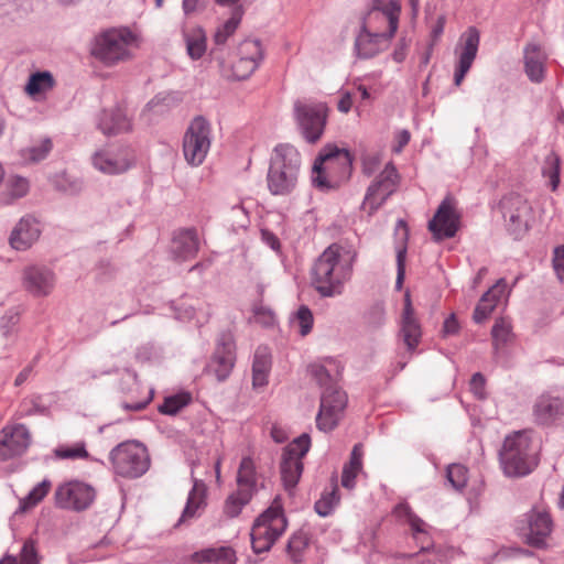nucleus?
<instances>
[{
  "label": "nucleus",
  "instance_id": "25",
  "mask_svg": "<svg viewBox=\"0 0 564 564\" xmlns=\"http://www.w3.org/2000/svg\"><path fill=\"white\" fill-rule=\"evenodd\" d=\"M392 37L382 32L369 31L359 26L354 45L356 55L362 59L372 58L388 47Z\"/></svg>",
  "mask_w": 564,
  "mask_h": 564
},
{
  "label": "nucleus",
  "instance_id": "40",
  "mask_svg": "<svg viewBox=\"0 0 564 564\" xmlns=\"http://www.w3.org/2000/svg\"><path fill=\"white\" fill-rule=\"evenodd\" d=\"M310 538L308 533L304 529H300L292 534L290 538L286 551L293 562L300 563L304 550L308 546Z\"/></svg>",
  "mask_w": 564,
  "mask_h": 564
},
{
  "label": "nucleus",
  "instance_id": "15",
  "mask_svg": "<svg viewBox=\"0 0 564 564\" xmlns=\"http://www.w3.org/2000/svg\"><path fill=\"white\" fill-rule=\"evenodd\" d=\"M337 164L343 165L346 170L350 167V154L346 150L338 148H325L316 158L313 172L312 182L315 187L321 191H328L336 186V182L327 177L326 172L334 169Z\"/></svg>",
  "mask_w": 564,
  "mask_h": 564
},
{
  "label": "nucleus",
  "instance_id": "2",
  "mask_svg": "<svg viewBox=\"0 0 564 564\" xmlns=\"http://www.w3.org/2000/svg\"><path fill=\"white\" fill-rule=\"evenodd\" d=\"M311 372L323 389L316 426L323 432H329L338 425L347 404L346 393L336 383L340 375L339 365L329 358L325 364H313Z\"/></svg>",
  "mask_w": 564,
  "mask_h": 564
},
{
  "label": "nucleus",
  "instance_id": "10",
  "mask_svg": "<svg viewBox=\"0 0 564 564\" xmlns=\"http://www.w3.org/2000/svg\"><path fill=\"white\" fill-rule=\"evenodd\" d=\"M400 174L392 162L376 176L366 191L361 208L373 215L397 192L400 184Z\"/></svg>",
  "mask_w": 564,
  "mask_h": 564
},
{
  "label": "nucleus",
  "instance_id": "12",
  "mask_svg": "<svg viewBox=\"0 0 564 564\" xmlns=\"http://www.w3.org/2000/svg\"><path fill=\"white\" fill-rule=\"evenodd\" d=\"M500 207L506 227L516 239L529 230L533 216L525 198L518 194L507 195L501 199Z\"/></svg>",
  "mask_w": 564,
  "mask_h": 564
},
{
  "label": "nucleus",
  "instance_id": "34",
  "mask_svg": "<svg viewBox=\"0 0 564 564\" xmlns=\"http://www.w3.org/2000/svg\"><path fill=\"white\" fill-rule=\"evenodd\" d=\"M221 75L228 79L243 80L247 79L259 66L256 62L247 61L243 57L232 62H226L224 58L217 57Z\"/></svg>",
  "mask_w": 564,
  "mask_h": 564
},
{
  "label": "nucleus",
  "instance_id": "3",
  "mask_svg": "<svg viewBox=\"0 0 564 564\" xmlns=\"http://www.w3.org/2000/svg\"><path fill=\"white\" fill-rule=\"evenodd\" d=\"M301 170V155L289 143L274 148L267 175L268 188L272 195H290L296 187Z\"/></svg>",
  "mask_w": 564,
  "mask_h": 564
},
{
  "label": "nucleus",
  "instance_id": "58",
  "mask_svg": "<svg viewBox=\"0 0 564 564\" xmlns=\"http://www.w3.org/2000/svg\"><path fill=\"white\" fill-rule=\"evenodd\" d=\"M260 234L262 242L272 249L275 253L280 254L282 246L278 236L269 229H261Z\"/></svg>",
  "mask_w": 564,
  "mask_h": 564
},
{
  "label": "nucleus",
  "instance_id": "48",
  "mask_svg": "<svg viewBox=\"0 0 564 564\" xmlns=\"http://www.w3.org/2000/svg\"><path fill=\"white\" fill-rule=\"evenodd\" d=\"M446 478L453 488L462 490L468 481V469L462 464H451L446 470Z\"/></svg>",
  "mask_w": 564,
  "mask_h": 564
},
{
  "label": "nucleus",
  "instance_id": "46",
  "mask_svg": "<svg viewBox=\"0 0 564 564\" xmlns=\"http://www.w3.org/2000/svg\"><path fill=\"white\" fill-rule=\"evenodd\" d=\"M491 336L496 349L503 347L512 338V327L506 318H499L492 326Z\"/></svg>",
  "mask_w": 564,
  "mask_h": 564
},
{
  "label": "nucleus",
  "instance_id": "51",
  "mask_svg": "<svg viewBox=\"0 0 564 564\" xmlns=\"http://www.w3.org/2000/svg\"><path fill=\"white\" fill-rule=\"evenodd\" d=\"M54 454L59 459H78L87 458L88 452L86 451L85 443H76L73 446H59L55 448Z\"/></svg>",
  "mask_w": 564,
  "mask_h": 564
},
{
  "label": "nucleus",
  "instance_id": "1",
  "mask_svg": "<svg viewBox=\"0 0 564 564\" xmlns=\"http://www.w3.org/2000/svg\"><path fill=\"white\" fill-rule=\"evenodd\" d=\"M357 252L350 247L332 243L315 260L312 283L324 297L340 295L352 275Z\"/></svg>",
  "mask_w": 564,
  "mask_h": 564
},
{
  "label": "nucleus",
  "instance_id": "24",
  "mask_svg": "<svg viewBox=\"0 0 564 564\" xmlns=\"http://www.w3.org/2000/svg\"><path fill=\"white\" fill-rule=\"evenodd\" d=\"M42 226L34 216H23L11 231L9 241L13 249L25 251L30 249L40 238Z\"/></svg>",
  "mask_w": 564,
  "mask_h": 564
},
{
  "label": "nucleus",
  "instance_id": "56",
  "mask_svg": "<svg viewBox=\"0 0 564 564\" xmlns=\"http://www.w3.org/2000/svg\"><path fill=\"white\" fill-rule=\"evenodd\" d=\"M19 322L18 310H9L0 319V330L4 337L13 334L14 327Z\"/></svg>",
  "mask_w": 564,
  "mask_h": 564
},
{
  "label": "nucleus",
  "instance_id": "16",
  "mask_svg": "<svg viewBox=\"0 0 564 564\" xmlns=\"http://www.w3.org/2000/svg\"><path fill=\"white\" fill-rule=\"evenodd\" d=\"M55 503L58 508L83 511L94 502L96 492L88 484L73 480L59 485L55 490Z\"/></svg>",
  "mask_w": 564,
  "mask_h": 564
},
{
  "label": "nucleus",
  "instance_id": "52",
  "mask_svg": "<svg viewBox=\"0 0 564 564\" xmlns=\"http://www.w3.org/2000/svg\"><path fill=\"white\" fill-rule=\"evenodd\" d=\"M253 321L261 326L269 327L274 324L275 315L270 307L259 303L253 306Z\"/></svg>",
  "mask_w": 564,
  "mask_h": 564
},
{
  "label": "nucleus",
  "instance_id": "30",
  "mask_svg": "<svg viewBox=\"0 0 564 564\" xmlns=\"http://www.w3.org/2000/svg\"><path fill=\"white\" fill-rule=\"evenodd\" d=\"M98 128L104 134H118L130 131L131 121L122 108L116 107L101 111L98 120Z\"/></svg>",
  "mask_w": 564,
  "mask_h": 564
},
{
  "label": "nucleus",
  "instance_id": "4",
  "mask_svg": "<svg viewBox=\"0 0 564 564\" xmlns=\"http://www.w3.org/2000/svg\"><path fill=\"white\" fill-rule=\"evenodd\" d=\"M135 35L128 28H110L98 33L90 45V55L107 67L132 58Z\"/></svg>",
  "mask_w": 564,
  "mask_h": 564
},
{
  "label": "nucleus",
  "instance_id": "28",
  "mask_svg": "<svg viewBox=\"0 0 564 564\" xmlns=\"http://www.w3.org/2000/svg\"><path fill=\"white\" fill-rule=\"evenodd\" d=\"M400 333L408 350L411 352L414 351L420 343L422 333L421 326L414 316V311L409 294L405 295L404 300V310L402 314Z\"/></svg>",
  "mask_w": 564,
  "mask_h": 564
},
{
  "label": "nucleus",
  "instance_id": "21",
  "mask_svg": "<svg viewBox=\"0 0 564 564\" xmlns=\"http://www.w3.org/2000/svg\"><path fill=\"white\" fill-rule=\"evenodd\" d=\"M31 442L30 432L23 424L7 425L0 431V460L22 455Z\"/></svg>",
  "mask_w": 564,
  "mask_h": 564
},
{
  "label": "nucleus",
  "instance_id": "64",
  "mask_svg": "<svg viewBox=\"0 0 564 564\" xmlns=\"http://www.w3.org/2000/svg\"><path fill=\"white\" fill-rule=\"evenodd\" d=\"M459 330V323L456 319L455 314H451L443 324V335L444 336H451L456 335Z\"/></svg>",
  "mask_w": 564,
  "mask_h": 564
},
{
  "label": "nucleus",
  "instance_id": "6",
  "mask_svg": "<svg viewBox=\"0 0 564 564\" xmlns=\"http://www.w3.org/2000/svg\"><path fill=\"white\" fill-rule=\"evenodd\" d=\"M288 520L283 512L280 498H275L272 505L263 511L254 521L250 536L252 550L256 553L267 552L274 542L284 533Z\"/></svg>",
  "mask_w": 564,
  "mask_h": 564
},
{
  "label": "nucleus",
  "instance_id": "8",
  "mask_svg": "<svg viewBox=\"0 0 564 564\" xmlns=\"http://www.w3.org/2000/svg\"><path fill=\"white\" fill-rule=\"evenodd\" d=\"M516 530L530 546L542 549L553 530V520L545 507L534 506L516 522Z\"/></svg>",
  "mask_w": 564,
  "mask_h": 564
},
{
  "label": "nucleus",
  "instance_id": "14",
  "mask_svg": "<svg viewBox=\"0 0 564 564\" xmlns=\"http://www.w3.org/2000/svg\"><path fill=\"white\" fill-rule=\"evenodd\" d=\"M400 7L395 0L382 7V0H373L372 7L360 18V28L393 36L398 30Z\"/></svg>",
  "mask_w": 564,
  "mask_h": 564
},
{
  "label": "nucleus",
  "instance_id": "9",
  "mask_svg": "<svg viewBox=\"0 0 564 564\" xmlns=\"http://www.w3.org/2000/svg\"><path fill=\"white\" fill-rule=\"evenodd\" d=\"M212 145V126L203 116L195 117L183 137V154L192 166H199L205 161Z\"/></svg>",
  "mask_w": 564,
  "mask_h": 564
},
{
  "label": "nucleus",
  "instance_id": "45",
  "mask_svg": "<svg viewBox=\"0 0 564 564\" xmlns=\"http://www.w3.org/2000/svg\"><path fill=\"white\" fill-rule=\"evenodd\" d=\"M251 498L250 494L238 489L226 499L224 512L230 518L237 517Z\"/></svg>",
  "mask_w": 564,
  "mask_h": 564
},
{
  "label": "nucleus",
  "instance_id": "43",
  "mask_svg": "<svg viewBox=\"0 0 564 564\" xmlns=\"http://www.w3.org/2000/svg\"><path fill=\"white\" fill-rule=\"evenodd\" d=\"M560 158L555 153L547 154L542 166V174L549 180L552 191H555L560 184Z\"/></svg>",
  "mask_w": 564,
  "mask_h": 564
},
{
  "label": "nucleus",
  "instance_id": "17",
  "mask_svg": "<svg viewBox=\"0 0 564 564\" xmlns=\"http://www.w3.org/2000/svg\"><path fill=\"white\" fill-rule=\"evenodd\" d=\"M91 162L94 167L104 174H121L133 166L135 154L129 147L106 148L96 151Z\"/></svg>",
  "mask_w": 564,
  "mask_h": 564
},
{
  "label": "nucleus",
  "instance_id": "50",
  "mask_svg": "<svg viewBox=\"0 0 564 564\" xmlns=\"http://www.w3.org/2000/svg\"><path fill=\"white\" fill-rule=\"evenodd\" d=\"M51 482L46 479L37 484L28 496L21 501V509L24 511L36 506L48 494Z\"/></svg>",
  "mask_w": 564,
  "mask_h": 564
},
{
  "label": "nucleus",
  "instance_id": "37",
  "mask_svg": "<svg viewBox=\"0 0 564 564\" xmlns=\"http://www.w3.org/2000/svg\"><path fill=\"white\" fill-rule=\"evenodd\" d=\"M186 51L192 59H199L206 52V35L203 29L194 28L184 32Z\"/></svg>",
  "mask_w": 564,
  "mask_h": 564
},
{
  "label": "nucleus",
  "instance_id": "47",
  "mask_svg": "<svg viewBox=\"0 0 564 564\" xmlns=\"http://www.w3.org/2000/svg\"><path fill=\"white\" fill-rule=\"evenodd\" d=\"M238 56L256 62L259 66L263 59V50L259 40H245L238 47Z\"/></svg>",
  "mask_w": 564,
  "mask_h": 564
},
{
  "label": "nucleus",
  "instance_id": "41",
  "mask_svg": "<svg viewBox=\"0 0 564 564\" xmlns=\"http://www.w3.org/2000/svg\"><path fill=\"white\" fill-rule=\"evenodd\" d=\"M51 150H52V141L50 139H44L37 145H32L29 148L21 149L19 154H20L21 161L25 164L37 163V162L44 160Z\"/></svg>",
  "mask_w": 564,
  "mask_h": 564
},
{
  "label": "nucleus",
  "instance_id": "5",
  "mask_svg": "<svg viewBox=\"0 0 564 564\" xmlns=\"http://www.w3.org/2000/svg\"><path fill=\"white\" fill-rule=\"evenodd\" d=\"M499 460L508 477L530 474L538 463L530 435L524 431H518L507 436L499 452Z\"/></svg>",
  "mask_w": 564,
  "mask_h": 564
},
{
  "label": "nucleus",
  "instance_id": "62",
  "mask_svg": "<svg viewBox=\"0 0 564 564\" xmlns=\"http://www.w3.org/2000/svg\"><path fill=\"white\" fill-rule=\"evenodd\" d=\"M470 390L473 391L476 398H485V377L480 372H476L473 375L470 380Z\"/></svg>",
  "mask_w": 564,
  "mask_h": 564
},
{
  "label": "nucleus",
  "instance_id": "61",
  "mask_svg": "<svg viewBox=\"0 0 564 564\" xmlns=\"http://www.w3.org/2000/svg\"><path fill=\"white\" fill-rule=\"evenodd\" d=\"M405 254H406V248H400L397 252V265H398V272H397V281L395 286L397 289H401L404 273H405Z\"/></svg>",
  "mask_w": 564,
  "mask_h": 564
},
{
  "label": "nucleus",
  "instance_id": "55",
  "mask_svg": "<svg viewBox=\"0 0 564 564\" xmlns=\"http://www.w3.org/2000/svg\"><path fill=\"white\" fill-rule=\"evenodd\" d=\"M382 155L378 152L366 153L362 155V173L372 176L381 165Z\"/></svg>",
  "mask_w": 564,
  "mask_h": 564
},
{
  "label": "nucleus",
  "instance_id": "53",
  "mask_svg": "<svg viewBox=\"0 0 564 564\" xmlns=\"http://www.w3.org/2000/svg\"><path fill=\"white\" fill-rule=\"evenodd\" d=\"M367 325L371 329H379L386 323V311L383 305L376 304L367 313Z\"/></svg>",
  "mask_w": 564,
  "mask_h": 564
},
{
  "label": "nucleus",
  "instance_id": "11",
  "mask_svg": "<svg viewBox=\"0 0 564 564\" xmlns=\"http://www.w3.org/2000/svg\"><path fill=\"white\" fill-rule=\"evenodd\" d=\"M310 447L311 437L307 433H303L283 448L280 473L286 490H292L297 485L303 473L302 459Z\"/></svg>",
  "mask_w": 564,
  "mask_h": 564
},
{
  "label": "nucleus",
  "instance_id": "42",
  "mask_svg": "<svg viewBox=\"0 0 564 564\" xmlns=\"http://www.w3.org/2000/svg\"><path fill=\"white\" fill-rule=\"evenodd\" d=\"M314 324V317L312 311L306 306L302 305L291 317V325L297 329L301 336H306L311 333Z\"/></svg>",
  "mask_w": 564,
  "mask_h": 564
},
{
  "label": "nucleus",
  "instance_id": "7",
  "mask_svg": "<svg viewBox=\"0 0 564 564\" xmlns=\"http://www.w3.org/2000/svg\"><path fill=\"white\" fill-rule=\"evenodd\" d=\"M110 460L115 473L124 478H138L150 467L147 448L134 441L121 443L112 448Z\"/></svg>",
  "mask_w": 564,
  "mask_h": 564
},
{
  "label": "nucleus",
  "instance_id": "32",
  "mask_svg": "<svg viewBox=\"0 0 564 564\" xmlns=\"http://www.w3.org/2000/svg\"><path fill=\"white\" fill-rule=\"evenodd\" d=\"M505 291L506 283L503 280H499L497 284H495L481 296L473 314L475 323L480 324L488 318V316L491 314L505 294Z\"/></svg>",
  "mask_w": 564,
  "mask_h": 564
},
{
  "label": "nucleus",
  "instance_id": "19",
  "mask_svg": "<svg viewBox=\"0 0 564 564\" xmlns=\"http://www.w3.org/2000/svg\"><path fill=\"white\" fill-rule=\"evenodd\" d=\"M480 43L479 31L475 26H469L459 37L455 48L457 63L454 72V83L459 86L466 74L473 66L477 56Z\"/></svg>",
  "mask_w": 564,
  "mask_h": 564
},
{
  "label": "nucleus",
  "instance_id": "22",
  "mask_svg": "<svg viewBox=\"0 0 564 564\" xmlns=\"http://www.w3.org/2000/svg\"><path fill=\"white\" fill-rule=\"evenodd\" d=\"M534 422L542 426H552L564 420V395L542 393L533 404Z\"/></svg>",
  "mask_w": 564,
  "mask_h": 564
},
{
  "label": "nucleus",
  "instance_id": "36",
  "mask_svg": "<svg viewBox=\"0 0 564 564\" xmlns=\"http://www.w3.org/2000/svg\"><path fill=\"white\" fill-rule=\"evenodd\" d=\"M362 445L356 444L350 453V459L343 467L341 486L347 489H352L356 486V477L362 469Z\"/></svg>",
  "mask_w": 564,
  "mask_h": 564
},
{
  "label": "nucleus",
  "instance_id": "13",
  "mask_svg": "<svg viewBox=\"0 0 564 564\" xmlns=\"http://www.w3.org/2000/svg\"><path fill=\"white\" fill-rule=\"evenodd\" d=\"M294 117L303 138L315 143L321 139L327 118V108L324 104L294 102Z\"/></svg>",
  "mask_w": 564,
  "mask_h": 564
},
{
  "label": "nucleus",
  "instance_id": "49",
  "mask_svg": "<svg viewBox=\"0 0 564 564\" xmlns=\"http://www.w3.org/2000/svg\"><path fill=\"white\" fill-rule=\"evenodd\" d=\"M240 13L235 12L223 25L215 32L214 40L217 45H224L235 33L240 23Z\"/></svg>",
  "mask_w": 564,
  "mask_h": 564
},
{
  "label": "nucleus",
  "instance_id": "27",
  "mask_svg": "<svg viewBox=\"0 0 564 564\" xmlns=\"http://www.w3.org/2000/svg\"><path fill=\"white\" fill-rule=\"evenodd\" d=\"M199 249V239L195 229H182L172 240L171 251L178 261H186L196 257Z\"/></svg>",
  "mask_w": 564,
  "mask_h": 564
},
{
  "label": "nucleus",
  "instance_id": "18",
  "mask_svg": "<svg viewBox=\"0 0 564 564\" xmlns=\"http://www.w3.org/2000/svg\"><path fill=\"white\" fill-rule=\"evenodd\" d=\"M460 213L452 197L444 198L434 217L429 221V230L435 241L453 238L459 229Z\"/></svg>",
  "mask_w": 564,
  "mask_h": 564
},
{
  "label": "nucleus",
  "instance_id": "35",
  "mask_svg": "<svg viewBox=\"0 0 564 564\" xmlns=\"http://www.w3.org/2000/svg\"><path fill=\"white\" fill-rule=\"evenodd\" d=\"M238 489L253 496L257 491L258 475L256 464L249 456L243 457L240 462L237 473Z\"/></svg>",
  "mask_w": 564,
  "mask_h": 564
},
{
  "label": "nucleus",
  "instance_id": "23",
  "mask_svg": "<svg viewBox=\"0 0 564 564\" xmlns=\"http://www.w3.org/2000/svg\"><path fill=\"white\" fill-rule=\"evenodd\" d=\"M235 361V343L229 334H223L218 340L214 357L208 365L209 371L216 376L218 381H224L229 377Z\"/></svg>",
  "mask_w": 564,
  "mask_h": 564
},
{
  "label": "nucleus",
  "instance_id": "20",
  "mask_svg": "<svg viewBox=\"0 0 564 564\" xmlns=\"http://www.w3.org/2000/svg\"><path fill=\"white\" fill-rule=\"evenodd\" d=\"M22 288L34 297L48 296L56 284L54 271L45 265L30 264L22 270Z\"/></svg>",
  "mask_w": 564,
  "mask_h": 564
},
{
  "label": "nucleus",
  "instance_id": "44",
  "mask_svg": "<svg viewBox=\"0 0 564 564\" xmlns=\"http://www.w3.org/2000/svg\"><path fill=\"white\" fill-rule=\"evenodd\" d=\"M339 503L338 488L335 484L330 491L323 492L322 497L315 502L314 509L321 517L329 516Z\"/></svg>",
  "mask_w": 564,
  "mask_h": 564
},
{
  "label": "nucleus",
  "instance_id": "33",
  "mask_svg": "<svg viewBox=\"0 0 564 564\" xmlns=\"http://www.w3.org/2000/svg\"><path fill=\"white\" fill-rule=\"evenodd\" d=\"M271 370V355L267 347H258L252 362V386L254 389L268 384Z\"/></svg>",
  "mask_w": 564,
  "mask_h": 564
},
{
  "label": "nucleus",
  "instance_id": "63",
  "mask_svg": "<svg viewBox=\"0 0 564 564\" xmlns=\"http://www.w3.org/2000/svg\"><path fill=\"white\" fill-rule=\"evenodd\" d=\"M217 552V564H235L236 555L231 547L220 546Z\"/></svg>",
  "mask_w": 564,
  "mask_h": 564
},
{
  "label": "nucleus",
  "instance_id": "59",
  "mask_svg": "<svg viewBox=\"0 0 564 564\" xmlns=\"http://www.w3.org/2000/svg\"><path fill=\"white\" fill-rule=\"evenodd\" d=\"M553 268L560 281L564 282V246L554 249Z\"/></svg>",
  "mask_w": 564,
  "mask_h": 564
},
{
  "label": "nucleus",
  "instance_id": "26",
  "mask_svg": "<svg viewBox=\"0 0 564 564\" xmlns=\"http://www.w3.org/2000/svg\"><path fill=\"white\" fill-rule=\"evenodd\" d=\"M393 513L399 520L404 521L410 525L413 538L416 540L422 551L432 546V539L430 534L431 527L419 518L411 510L408 503H399L395 506Z\"/></svg>",
  "mask_w": 564,
  "mask_h": 564
},
{
  "label": "nucleus",
  "instance_id": "38",
  "mask_svg": "<svg viewBox=\"0 0 564 564\" xmlns=\"http://www.w3.org/2000/svg\"><path fill=\"white\" fill-rule=\"evenodd\" d=\"M54 85L55 79L50 72H36L29 77L25 91L30 96H36L50 91Z\"/></svg>",
  "mask_w": 564,
  "mask_h": 564
},
{
  "label": "nucleus",
  "instance_id": "39",
  "mask_svg": "<svg viewBox=\"0 0 564 564\" xmlns=\"http://www.w3.org/2000/svg\"><path fill=\"white\" fill-rule=\"evenodd\" d=\"M191 402L192 394L189 392L182 391L180 393L165 397L163 403L159 405L158 410L162 414L175 415Z\"/></svg>",
  "mask_w": 564,
  "mask_h": 564
},
{
  "label": "nucleus",
  "instance_id": "57",
  "mask_svg": "<svg viewBox=\"0 0 564 564\" xmlns=\"http://www.w3.org/2000/svg\"><path fill=\"white\" fill-rule=\"evenodd\" d=\"M9 191L13 198H21L29 192V181L21 176H13L8 181Z\"/></svg>",
  "mask_w": 564,
  "mask_h": 564
},
{
  "label": "nucleus",
  "instance_id": "54",
  "mask_svg": "<svg viewBox=\"0 0 564 564\" xmlns=\"http://www.w3.org/2000/svg\"><path fill=\"white\" fill-rule=\"evenodd\" d=\"M18 558V564H40L35 544L32 540L24 542Z\"/></svg>",
  "mask_w": 564,
  "mask_h": 564
},
{
  "label": "nucleus",
  "instance_id": "60",
  "mask_svg": "<svg viewBox=\"0 0 564 564\" xmlns=\"http://www.w3.org/2000/svg\"><path fill=\"white\" fill-rule=\"evenodd\" d=\"M218 547H209L202 550L199 552H196L193 555V558L197 563H215L217 564V557H218Z\"/></svg>",
  "mask_w": 564,
  "mask_h": 564
},
{
  "label": "nucleus",
  "instance_id": "29",
  "mask_svg": "<svg viewBox=\"0 0 564 564\" xmlns=\"http://www.w3.org/2000/svg\"><path fill=\"white\" fill-rule=\"evenodd\" d=\"M193 478V487L188 492L184 510L178 519L177 525L186 523L192 519L199 517L200 511L206 506V485L203 480Z\"/></svg>",
  "mask_w": 564,
  "mask_h": 564
},
{
  "label": "nucleus",
  "instance_id": "31",
  "mask_svg": "<svg viewBox=\"0 0 564 564\" xmlns=\"http://www.w3.org/2000/svg\"><path fill=\"white\" fill-rule=\"evenodd\" d=\"M524 70L531 82L541 83L545 73L546 56L536 44H528L523 52Z\"/></svg>",
  "mask_w": 564,
  "mask_h": 564
}]
</instances>
